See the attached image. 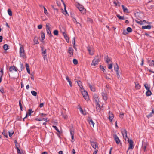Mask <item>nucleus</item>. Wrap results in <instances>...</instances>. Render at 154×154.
Segmentation results:
<instances>
[{"label":"nucleus","instance_id":"28","mask_svg":"<svg viewBox=\"0 0 154 154\" xmlns=\"http://www.w3.org/2000/svg\"><path fill=\"white\" fill-rule=\"evenodd\" d=\"M41 34L42 40H44L45 38V33L43 32L42 31L41 32Z\"/></svg>","mask_w":154,"mask_h":154},{"label":"nucleus","instance_id":"17","mask_svg":"<svg viewBox=\"0 0 154 154\" xmlns=\"http://www.w3.org/2000/svg\"><path fill=\"white\" fill-rule=\"evenodd\" d=\"M25 66L28 73L30 74V72L29 69V64L27 63H26Z\"/></svg>","mask_w":154,"mask_h":154},{"label":"nucleus","instance_id":"52","mask_svg":"<svg viewBox=\"0 0 154 154\" xmlns=\"http://www.w3.org/2000/svg\"><path fill=\"white\" fill-rule=\"evenodd\" d=\"M79 109L80 111L81 112L82 114H83L84 115H86V113H84V112H83V111L82 108L81 107H80Z\"/></svg>","mask_w":154,"mask_h":154},{"label":"nucleus","instance_id":"14","mask_svg":"<svg viewBox=\"0 0 154 154\" xmlns=\"http://www.w3.org/2000/svg\"><path fill=\"white\" fill-rule=\"evenodd\" d=\"M66 79L67 81L69 82L70 86L71 87H72V84L70 81L69 77L67 76H66Z\"/></svg>","mask_w":154,"mask_h":154},{"label":"nucleus","instance_id":"8","mask_svg":"<svg viewBox=\"0 0 154 154\" xmlns=\"http://www.w3.org/2000/svg\"><path fill=\"white\" fill-rule=\"evenodd\" d=\"M9 71L11 72L12 71L14 70L15 71H17L18 70V69L14 66H11L9 69Z\"/></svg>","mask_w":154,"mask_h":154},{"label":"nucleus","instance_id":"50","mask_svg":"<svg viewBox=\"0 0 154 154\" xmlns=\"http://www.w3.org/2000/svg\"><path fill=\"white\" fill-rule=\"evenodd\" d=\"M114 70L115 71H117L119 70V66L116 63V65L114 66Z\"/></svg>","mask_w":154,"mask_h":154},{"label":"nucleus","instance_id":"13","mask_svg":"<svg viewBox=\"0 0 154 154\" xmlns=\"http://www.w3.org/2000/svg\"><path fill=\"white\" fill-rule=\"evenodd\" d=\"M63 35L67 42L68 43L69 42V38L68 36L67 35L66 33L63 32Z\"/></svg>","mask_w":154,"mask_h":154},{"label":"nucleus","instance_id":"49","mask_svg":"<svg viewBox=\"0 0 154 154\" xmlns=\"http://www.w3.org/2000/svg\"><path fill=\"white\" fill-rule=\"evenodd\" d=\"M2 134H3V135H4L5 136V137H6V138H8V136L7 135V134L5 132V130H4L3 131L2 133Z\"/></svg>","mask_w":154,"mask_h":154},{"label":"nucleus","instance_id":"48","mask_svg":"<svg viewBox=\"0 0 154 154\" xmlns=\"http://www.w3.org/2000/svg\"><path fill=\"white\" fill-rule=\"evenodd\" d=\"M19 106L20 107V109L21 111H22L23 110V107H22V104L21 103V100H20L19 101Z\"/></svg>","mask_w":154,"mask_h":154},{"label":"nucleus","instance_id":"26","mask_svg":"<svg viewBox=\"0 0 154 154\" xmlns=\"http://www.w3.org/2000/svg\"><path fill=\"white\" fill-rule=\"evenodd\" d=\"M135 87L136 89H139L140 88L141 86L139 83L137 82L135 83Z\"/></svg>","mask_w":154,"mask_h":154},{"label":"nucleus","instance_id":"30","mask_svg":"<svg viewBox=\"0 0 154 154\" xmlns=\"http://www.w3.org/2000/svg\"><path fill=\"white\" fill-rule=\"evenodd\" d=\"M87 50L89 52V54L91 55H92L93 54V53L92 52L91 50V48L89 47H88L87 48Z\"/></svg>","mask_w":154,"mask_h":154},{"label":"nucleus","instance_id":"29","mask_svg":"<svg viewBox=\"0 0 154 154\" xmlns=\"http://www.w3.org/2000/svg\"><path fill=\"white\" fill-rule=\"evenodd\" d=\"M101 57V56H99L98 55H97L94 58V59L95 60H98V61H100V59Z\"/></svg>","mask_w":154,"mask_h":154},{"label":"nucleus","instance_id":"53","mask_svg":"<svg viewBox=\"0 0 154 154\" xmlns=\"http://www.w3.org/2000/svg\"><path fill=\"white\" fill-rule=\"evenodd\" d=\"M96 109L97 111L100 112V106H96Z\"/></svg>","mask_w":154,"mask_h":154},{"label":"nucleus","instance_id":"41","mask_svg":"<svg viewBox=\"0 0 154 154\" xmlns=\"http://www.w3.org/2000/svg\"><path fill=\"white\" fill-rule=\"evenodd\" d=\"M124 133L125 135H127V131L126 129H124V131H122V135H123V137H124Z\"/></svg>","mask_w":154,"mask_h":154},{"label":"nucleus","instance_id":"44","mask_svg":"<svg viewBox=\"0 0 154 154\" xmlns=\"http://www.w3.org/2000/svg\"><path fill=\"white\" fill-rule=\"evenodd\" d=\"M32 94L34 96H36L37 95V93L34 91H31Z\"/></svg>","mask_w":154,"mask_h":154},{"label":"nucleus","instance_id":"25","mask_svg":"<svg viewBox=\"0 0 154 154\" xmlns=\"http://www.w3.org/2000/svg\"><path fill=\"white\" fill-rule=\"evenodd\" d=\"M89 86L91 91L93 92H94L95 91V89L94 87L92 86V85L90 84H89Z\"/></svg>","mask_w":154,"mask_h":154},{"label":"nucleus","instance_id":"1","mask_svg":"<svg viewBox=\"0 0 154 154\" xmlns=\"http://www.w3.org/2000/svg\"><path fill=\"white\" fill-rule=\"evenodd\" d=\"M20 55L21 57H22L23 58L26 57V55L25 54L23 46L20 44Z\"/></svg>","mask_w":154,"mask_h":154},{"label":"nucleus","instance_id":"36","mask_svg":"<svg viewBox=\"0 0 154 154\" xmlns=\"http://www.w3.org/2000/svg\"><path fill=\"white\" fill-rule=\"evenodd\" d=\"M60 31L63 34V33H66V30L64 27H62L61 29H60Z\"/></svg>","mask_w":154,"mask_h":154},{"label":"nucleus","instance_id":"19","mask_svg":"<svg viewBox=\"0 0 154 154\" xmlns=\"http://www.w3.org/2000/svg\"><path fill=\"white\" fill-rule=\"evenodd\" d=\"M76 82L77 83V84L79 87L81 89L83 88V86L82 85V83L80 81H77Z\"/></svg>","mask_w":154,"mask_h":154},{"label":"nucleus","instance_id":"15","mask_svg":"<svg viewBox=\"0 0 154 154\" xmlns=\"http://www.w3.org/2000/svg\"><path fill=\"white\" fill-rule=\"evenodd\" d=\"M72 43L73 44V47L74 49L76 50L77 51V49L75 47V38L74 37L73 38L72 40Z\"/></svg>","mask_w":154,"mask_h":154},{"label":"nucleus","instance_id":"54","mask_svg":"<svg viewBox=\"0 0 154 154\" xmlns=\"http://www.w3.org/2000/svg\"><path fill=\"white\" fill-rule=\"evenodd\" d=\"M153 114L152 113V112H151L150 113H149L148 115H146V116L147 118H150L151 117H152L153 116Z\"/></svg>","mask_w":154,"mask_h":154},{"label":"nucleus","instance_id":"16","mask_svg":"<svg viewBox=\"0 0 154 154\" xmlns=\"http://www.w3.org/2000/svg\"><path fill=\"white\" fill-rule=\"evenodd\" d=\"M70 134L71 135L72 139L74 138V131L73 129H70Z\"/></svg>","mask_w":154,"mask_h":154},{"label":"nucleus","instance_id":"18","mask_svg":"<svg viewBox=\"0 0 154 154\" xmlns=\"http://www.w3.org/2000/svg\"><path fill=\"white\" fill-rule=\"evenodd\" d=\"M148 62L150 66H154V61L153 60H150L148 61Z\"/></svg>","mask_w":154,"mask_h":154},{"label":"nucleus","instance_id":"2","mask_svg":"<svg viewBox=\"0 0 154 154\" xmlns=\"http://www.w3.org/2000/svg\"><path fill=\"white\" fill-rule=\"evenodd\" d=\"M77 7L82 14H84L86 13V10L82 5L78 4Z\"/></svg>","mask_w":154,"mask_h":154},{"label":"nucleus","instance_id":"55","mask_svg":"<svg viewBox=\"0 0 154 154\" xmlns=\"http://www.w3.org/2000/svg\"><path fill=\"white\" fill-rule=\"evenodd\" d=\"M142 147H145V146L146 147L147 146V144L146 142H142Z\"/></svg>","mask_w":154,"mask_h":154},{"label":"nucleus","instance_id":"61","mask_svg":"<svg viewBox=\"0 0 154 154\" xmlns=\"http://www.w3.org/2000/svg\"><path fill=\"white\" fill-rule=\"evenodd\" d=\"M15 146H16L15 148L17 149V151L18 152V151L20 152V149H19L18 147H17V144H15Z\"/></svg>","mask_w":154,"mask_h":154},{"label":"nucleus","instance_id":"37","mask_svg":"<svg viewBox=\"0 0 154 154\" xmlns=\"http://www.w3.org/2000/svg\"><path fill=\"white\" fill-rule=\"evenodd\" d=\"M95 103L96 105V106H100V102L99 101V100H95Z\"/></svg>","mask_w":154,"mask_h":154},{"label":"nucleus","instance_id":"59","mask_svg":"<svg viewBox=\"0 0 154 154\" xmlns=\"http://www.w3.org/2000/svg\"><path fill=\"white\" fill-rule=\"evenodd\" d=\"M123 33L124 35H125L128 34V32H127V31H126L125 30H124L123 31Z\"/></svg>","mask_w":154,"mask_h":154},{"label":"nucleus","instance_id":"60","mask_svg":"<svg viewBox=\"0 0 154 154\" xmlns=\"http://www.w3.org/2000/svg\"><path fill=\"white\" fill-rule=\"evenodd\" d=\"M48 35H49V34L51 33V32L49 29H46Z\"/></svg>","mask_w":154,"mask_h":154},{"label":"nucleus","instance_id":"7","mask_svg":"<svg viewBox=\"0 0 154 154\" xmlns=\"http://www.w3.org/2000/svg\"><path fill=\"white\" fill-rule=\"evenodd\" d=\"M73 49L71 47H69L68 48L67 52L69 53L70 55V57H72L73 55Z\"/></svg>","mask_w":154,"mask_h":154},{"label":"nucleus","instance_id":"45","mask_svg":"<svg viewBox=\"0 0 154 154\" xmlns=\"http://www.w3.org/2000/svg\"><path fill=\"white\" fill-rule=\"evenodd\" d=\"M52 127L57 131L58 132L59 134H60V132L57 126H56L53 125Z\"/></svg>","mask_w":154,"mask_h":154},{"label":"nucleus","instance_id":"58","mask_svg":"<svg viewBox=\"0 0 154 154\" xmlns=\"http://www.w3.org/2000/svg\"><path fill=\"white\" fill-rule=\"evenodd\" d=\"M109 66L108 67V69H111L112 68V63H110V64H109Z\"/></svg>","mask_w":154,"mask_h":154},{"label":"nucleus","instance_id":"6","mask_svg":"<svg viewBox=\"0 0 154 154\" xmlns=\"http://www.w3.org/2000/svg\"><path fill=\"white\" fill-rule=\"evenodd\" d=\"M90 141L92 147L94 149H96L97 146V143L94 142L91 140H90Z\"/></svg>","mask_w":154,"mask_h":154},{"label":"nucleus","instance_id":"34","mask_svg":"<svg viewBox=\"0 0 154 154\" xmlns=\"http://www.w3.org/2000/svg\"><path fill=\"white\" fill-rule=\"evenodd\" d=\"M127 31L128 33L131 32L132 31V28L130 27H128L127 28Z\"/></svg>","mask_w":154,"mask_h":154},{"label":"nucleus","instance_id":"21","mask_svg":"<svg viewBox=\"0 0 154 154\" xmlns=\"http://www.w3.org/2000/svg\"><path fill=\"white\" fill-rule=\"evenodd\" d=\"M105 60L106 61V63L108 64V63H109V62L111 61V60L109 58L108 56H107L105 58Z\"/></svg>","mask_w":154,"mask_h":154},{"label":"nucleus","instance_id":"20","mask_svg":"<svg viewBox=\"0 0 154 154\" xmlns=\"http://www.w3.org/2000/svg\"><path fill=\"white\" fill-rule=\"evenodd\" d=\"M151 26L150 25H148L147 26H143L142 28L143 29H150L151 28Z\"/></svg>","mask_w":154,"mask_h":154},{"label":"nucleus","instance_id":"64","mask_svg":"<svg viewBox=\"0 0 154 154\" xmlns=\"http://www.w3.org/2000/svg\"><path fill=\"white\" fill-rule=\"evenodd\" d=\"M0 92L2 94H3L5 93L4 91L3 88L0 89Z\"/></svg>","mask_w":154,"mask_h":154},{"label":"nucleus","instance_id":"12","mask_svg":"<svg viewBox=\"0 0 154 154\" xmlns=\"http://www.w3.org/2000/svg\"><path fill=\"white\" fill-rule=\"evenodd\" d=\"M109 119L111 121L114 117L112 113L110 112V111H109Z\"/></svg>","mask_w":154,"mask_h":154},{"label":"nucleus","instance_id":"51","mask_svg":"<svg viewBox=\"0 0 154 154\" xmlns=\"http://www.w3.org/2000/svg\"><path fill=\"white\" fill-rule=\"evenodd\" d=\"M100 68L101 69H102L103 72L105 71V69H104L103 66L100 65Z\"/></svg>","mask_w":154,"mask_h":154},{"label":"nucleus","instance_id":"5","mask_svg":"<svg viewBox=\"0 0 154 154\" xmlns=\"http://www.w3.org/2000/svg\"><path fill=\"white\" fill-rule=\"evenodd\" d=\"M113 137L115 141L117 144H119V143H120V140L116 134H113Z\"/></svg>","mask_w":154,"mask_h":154},{"label":"nucleus","instance_id":"3","mask_svg":"<svg viewBox=\"0 0 154 154\" xmlns=\"http://www.w3.org/2000/svg\"><path fill=\"white\" fill-rule=\"evenodd\" d=\"M128 141L129 143V147L127 151V152H128V150L129 149H132L134 147L133 143V140L131 139L129 140V138H128Z\"/></svg>","mask_w":154,"mask_h":154},{"label":"nucleus","instance_id":"9","mask_svg":"<svg viewBox=\"0 0 154 154\" xmlns=\"http://www.w3.org/2000/svg\"><path fill=\"white\" fill-rule=\"evenodd\" d=\"M100 61H98V60H95L94 59L91 64V65L96 66L98 64V63Z\"/></svg>","mask_w":154,"mask_h":154},{"label":"nucleus","instance_id":"10","mask_svg":"<svg viewBox=\"0 0 154 154\" xmlns=\"http://www.w3.org/2000/svg\"><path fill=\"white\" fill-rule=\"evenodd\" d=\"M121 6L122 9H123V11L124 12H125L127 13H129L128 9L123 5H121Z\"/></svg>","mask_w":154,"mask_h":154},{"label":"nucleus","instance_id":"27","mask_svg":"<svg viewBox=\"0 0 154 154\" xmlns=\"http://www.w3.org/2000/svg\"><path fill=\"white\" fill-rule=\"evenodd\" d=\"M8 47V44H5L3 46V48L4 50L6 51L9 49Z\"/></svg>","mask_w":154,"mask_h":154},{"label":"nucleus","instance_id":"22","mask_svg":"<svg viewBox=\"0 0 154 154\" xmlns=\"http://www.w3.org/2000/svg\"><path fill=\"white\" fill-rule=\"evenodd\" d=\"M34 44H37L39 43L38 42V38L36 37H35L33 39Z\"/></svg>","mask_w":154,"mask_h":154},{"label":"nucleus","instance_id":"47","mask_svg":"<svg viewBox=\"0 0 154 154\" xmlns=\"http://www.w3.org/2000/svg\"><path fill=\"white\" fill-rule=\"evenodd\" d=\"M8 133L9 134V135L10 137H11V136L13 135V134L14 133V131H11V132H10L9 131L8 132Z\"/></svg>","mask_w":154,"mask_h":154},{"label":"nucleus","instance_id":"32","mask_svg":"<svg viewBox=\"0 0 154 154\" xmlns=\"http://www.w3.org/2000/svg\"><path fill=\"white\" fill-rule=\"evenodd\" d=\"M8 15L10 16H12V11H11V9H8Z\"/></svg>","mask_w":154,"mask_h":154},{"label":"nucleus","instance_id":"57","mask_svg":"<svg viewBox=\"0 0 154 154\" xmlns=\"http://www.w3.org/2000/svg\"><path fill=\"white\" fill-rule=\"evenodd\" d=\"M44 13L46 15H47L48 14V13L47 12V10L46 9V8H45V7H44Z\"/></svg>","mask_w":154,"mask_h":154},{"label":"nucleus","instance_id":"31","mask_svg":"<svg viewBox=\"0 0 154 154\" xmlns=\"http://www.w3.org/2000/svg\"><path fill=\"white\" fill-rule=\"evenodd\" d=\"M66 5H64V9L65 10L64 12H65V13H64V12H63V13L66 16H67V15L68 16L69 14H68L67 11V10H66Z\"/></svg>","mask_w":154,"mask_h":154},{"label":"nucleus","instance_id":"63","mask_svg":"<svg viewBox=\"0 0 154 154\" xmlns=\"http://www.w3.org/2000/svg\"><path fill=\"white\" fill-rule=\"evenodd\" d=\"M0 72H1L2 73L1 76H2V77L3 75L4 74L3 70L2 69H1V70L0 71Z\"/></svg>","mask_w":154,"mask_h":154},{"label":"nucleus","instance_id":"56","mask_svg":"<svg viewBox=\"0 0 154 154\" xmlns=\"http://www.w3.org/2000/svg\"><path fill=\"white\" fill-rule=\"evenodd\" d=\"M39 115L41 117H43V116H46L47 115V114H44L43 113H41L39 114Z\"/></svg>","mask_w":154,"mask_h":154},{"label":"nucleus","instance_id":"4","mask_svg":"<svg viewBox=\"0 0 154 154\" xmlns=\"http://www.w3.org/2000/svg\"><path fill=\"white\" fill-rule=\"evenodd\" d=\"M82 94L85 100L88 101L89 100V97L88 93L85 90H84L83 92H82Z\"/></svg>","mask_w":154,"mask_h":154},{"label":"nucleus","instance_id":"11","mask_svg":"<svg viewBox=\"0 0 154 154\" xmlns=\"http://www.w3.org/2000/svg\"><path fill=\"white\" fill-rule=\"evenodd\" d=\"M102 95L103 97V99L104 100L106 101L107 99V97L106 94L105 93L102 92Z\"/></svg>","mask_w":154,"mask_h":154},{"label":"nucleus","instance_id":"24","mask_svg":"<svg viewBox=\"0 0 154 154\" xmlns=\"http://www.w3.org/2000/svg\"><path fill=\"white\" fill-rule=\"evenodd\" d=\"M152 94L151 91L149 90H147L146 93V94L147 96H149Z\"/></svg>","mask_w":154,"mask_h":154},{"label":"nucleus","instance_id":"43","mask_svg":"<svg viewBox=\"0 0 154 154\" xmlns=\"http://www.w3.org/2000/svg\"><path fill=\"white\" fill-rule=\"evenodd\" d=\"M33 111H32V109H29L28 110V116H30L31 115V113L33 112Z\"/></svg>","mask_w":154,"mask_h":154},{"label":"nucleus","instance_id":"35","mask_svg":"<svg viewBox=\"0 0 154 154\" xmlns=\"http://www.w3.org/2000/svg\"><path fill=\"white\" fill-rule=\"evenodd\" d=\"M144 86L145 88L147 90H150V88L149 87L148 84L147 83H145L144 84Z\"/></svg>","mask_w":154,"mask_h":154},{"label":"nucleus","instance_id":"40","mask_svg":"<svg viewBox=\"0 0 154 154\" xmlns=\"http://www.w3.org/2000/svg\"><path fill=\"white\" fill-rule=\"evenodd\" d=\"M93 97L94 99V100H99L98 99V96L96 94H94L93 95Z\"/></svg>","mask_w":154,"mask_h":154},{"label":"nucleus","instance_id":"23","mask_svg":"<svg viewBox=\"0 0 154 154\" xmlns=\"http://www.w3.org/2000/svg\"><path fill=\"white\" fill-rule=\"evenodd\" d=\"M88 120V121L89 122V124L90 125H91L93 127H94V122L91 119H90Z\"/></svg>","mask_w":154,"mask_h":154},{"label":"nucleus","instance_id":"42","mask_svg":"<svg viewBox=\"0 0 154 154\" xmlns=\"http://www.w3.org/2000/svg\"><path fill=\"white\" fill-rule=\"evenodd\" d=\"M135 21L137 23L140 25H142L143 24V21L141 20H140V21H138L136 20H135Z\"/></svg>","mask_w":154,"mask_h":154},{"label":"nucleus","instance_id":"33","mask_svg":"<svg viewBox=\"0 0 154 154\" xmlns=\"http://www.w3.org/2000/svg\"><path fill=\"white\" fill-rule=\"evenodd\" d=\"M20 71H21L23 70V69L24 67L23 66V64L22 63L20 62Z\"/></svg>","mask_w":154,"mask_h":154},{"label":"nucleus","instance_id":"39","mask_svg":"<svg viewBox=\"0 0 154 154\" xmlns=\"http://www.w3.org/2000/svg\"><path fill=\"white\" fill-rule=\"evenodd\" d=\"M58 31L57 30H54L53 31V33L55 35H58Z\"/></svg>","mask_w":154,"mask_h":154},{"label":"nucleus","instance_id":"46","mask_svg":"<svg viewBox=\"0 0 154 154\" xmlns=\"http://www.w3.org/2000/svg\"><path fill=\"white\" fill-rule=\"evenodd\" d=\"M73 63L75 65H77L78 63V60L76 59H74L73 60Z\"/></svg>","mask_w":154,"mask_h":154},{"label":"nucleus","instance_id":"38","mask_svg":"<svg viewBox=\"0 0 154 154\" xmlns=\"http://www.w3.org/2000/svg\"><path fill=\"white\" fill-rule=\"evenodd\" d=\"M118 18L120 20H124L125 18L124 16H121L119 14H117L116 15Z\"/></svg>","mask_w":154,"mask_h":154},{"label":"nucleus","instance_id":"62","mask_svg":"<svg viewBox=\"0 0 154 154\" xmlns=\"http://www.w3.org/2000/svg\"><path fill=\"white\" fill-rule=\"evenodd\" d=\"M42 25H39L38 26V28L39 29H41L42 28Z\"/></svg>","mask_w":154,"mask_h":154}]
</instances>
